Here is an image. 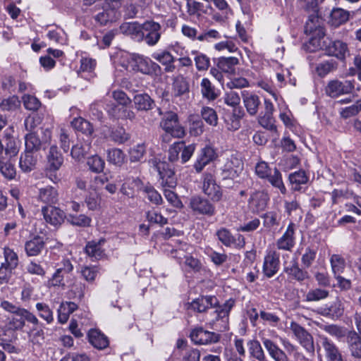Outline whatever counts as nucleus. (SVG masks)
<instances>
[{
    "label": "nucleus",
    "mask_w": 361,
    "mask_h": 361,
    "mask_svg": "<svg viewBox=\"0 0 361 361\" xmlns=\"http://www.w3.org/2000/svg\"><path fill=\"white\" fill-rule=\"evenodd\" d=\"M120 29L123 34L129 35L137 40H142L143 38L142 24L140 25L137 22L123 23Z\"/></svg>",
    "instance_id": "nucleus-28"
},
{
    "label": "nucleus",
    "mask_w": 361,
    "mask_h": 361,
    "mask_svg": "<svg viewBox=\"0 0 361 361\" xmlns=\"http://www.w3.org/2000/svg\"><path fill=\"white\" fill-rule=\"evenodd\" d=\"M302 6L307 11L312 12L310 15L305 25V32L309 34L316 33L319 38L323 37L324 33L323 29L319 27V18L317 16L318 12V1L317 0H299ZM310 43H317V47L324 49L326 54L329 56H333L339 59L345 58V54L348 51L347 44L340 40L331 41L329 40L327 44L324 41L323 44H321L320 39H311Z\"/></svg>",
    "instance_id": "nucleus-1"
},
{
    "label": "nucleus",
    "mask_w": 361,
    "mask_h": 361,
    "mask_svg": "<svg viewBox=\"0 0 361 361\" xmlns=\"http://www.w3.org/2000/svg\"><path fill=\"white\" fill-rule=\"evenodd\" d=\"M215 235L226 247L235 245L237 248H243L245 245V238L243 235L238 234L237 236L235 237L230 230L225 227H221L217 229Z\"/></svg>",
    "instance_id": "nucleus-9"
},
{
    "label": "nucleus",
    "mask_w": 361,
    "mask_h": 361,
    "mask_svg": "<svg viewBox=\"0 0 361 361\" xmlns=\"http://www.w3.org/2000/svg\"><path fill=\"white\" fill-rule=\"evenodd\" d=\"M235 305V300L230 298L225 301L222 305H218L212 312L209 314L207 319L208 325L213 329L225 331L228 329L229 314Z\"/></svg>",
    "instance_id": "nucleus-3"
},
{
    "label": "nucleus",
    "mask_w": 361,
    "mask_h": 361,
    "mask_svg": "<svg viewBox=\"0 0 361 361\" xmlns=\"http://www.w3.org/2000/svg\"><path fill=\"white\" fill-rule=\"evenodd\" d=\"M216 157L215 150L210 146L204 147L194 164L196 171L200 173L210 161H213Z\"/></svg>",
    "instance_id": "nucleus-23"
},
{
    "label": "nucleus",
    "mask_w": 361,
    "mask_h": 361,
    "mask_svg": "<svg viewBox=\"0 0 361 361\" xmlns=\"http://www.w3.org/2000/svg\"><path fill=\"white\" fill-rule=\"evenodd\" d=\"M349 11L341 8H334L330 13L329 23L336 27L345 23L349 20Z\"/></svg>",
    "instance_id": "nucleus-29"
},
{
    "label": "nucleus",
    "mask_w": 361,
    "mask_h": 361,
    "mask_svg": "<svg viewBox=\"0 0 361 361\" xmlns=\"http://www.w3.org/2000/svg\"><path fill=\"white\" fill-rule=\"evenodd\" d=\"M241 96L247 113L250 116H255L261 104L259 97L247 90L242 91Z\"/></svg>",
    "instance_id": "nucleus-22"
},
{
    "label": "nucleus",
    "mask_w": 361,
    "mask_h": 361,
    "mask_svg": "<svg viewBox=\"0 0 361 361\" xmlns=\"http://www.w3.org/2000/svg\"><path fill=\"white\" fill-rule=\"evenodd\" d=\"M284 271L292 279L298 281H302L308 278V273L300 268L296 260H293L291 264L285 267Z\"/></svg>",
    "instance_id": "nucleus-33"
},
{
    "label": "nucleus",
    "mask_w": 361,
    "mask_h": 361,
    "mask_svg": "<svg viewBox=\"0 0 361 361\" xmlns=\"http://www.w3.org/2000/svg\"><path fill=\"white\" fill-rule=\"evenodd\" d=\"M202 190L214 202H219L222 197L221 187L216 184L214 176L211 173H205L203 176Z\"/></svg>",
    "instance_id": "nucleus-10"
},
{
    "label": "nucleus",
    "mask_w": 361,
    "mask_h": 361,
    "mask_svg": "<svg viewBox=\"0 0 361 361\" xmlns=\"http://www.w3.org/2000/svg\"><path fill=\"white\" fill-rule=\"evenodd\" d=\"M0 172L2 176L8 180H12L16 177V171L14 164L6 159L0 160Z\"/></svg>",
    "instance_id": "nucleus-50"
},
{
    "label": "nucleus",
    "mask_w": 361,
    "mask_h": 361,
    "mask_svg": "<svg viewBox=\"0 0 361 361\" xmlns=\"http://www.w3.org/2000/svg\"><path fill=\"white\" fill-rule=\"evenodd\" d=\"M201 114L202 118L211 126H216L218 117L216 111L210 107L204 106L202 109Z\"/></svg>",
    "instance_id": "nucleus-59"
},
{
    "label": "nucleus",
    "mask_w": 361,
    "mask_h": 361,
    "mask_svg": "<svg viewBox=\"0 0 361 361\" xmlns=\"http://www.w3.org/2000/svg\"><path fill=\"white\" fill-rule=\"evenodd\" d=\"M143 192L152 203L157 205L162 203L163 199L161 195L152 185H145L143 188Z\"/></svg>",
    "instance_id": "nucleus-57"
},
{
    "label": "nucleus",
    "mask_w": 361,
    "mask_h": 361,
    "mask_svg": "<svg viewBox=\"0 0 361 361\" xmlns=\"http://www.w3.org/2000/svg\"><path fill=\"white\" fill-rule=\"evenodd\" d=\"M5 262L2 264L8 267V269H15L18 264V257L17 254L11 248L5 247L4 250Z\"/></svg>",
    "instance_id": "nucleus-51"
},
{
    "label": "nucleus",
    "mask_w": 361,
    "mask_h": 361,
    "mask_svg": "<svg viewBox=\"0 0 361 361\" xmlns=\"http://www.w3.org/2000/svg\"><path fill=\"white\" fill-rule=\"evenodd\" d=\"M57 190L52 186H47L39 189V199L47 204H54L57 201Z\"/></svg>",
    "instance_id": "nucleus-43"
},
{
    "label": "nucleus",
    "mask_w": 361,
    "mask_h": 361,
    "mask_svg": "<svg viewBox=\"0 0 361 361\" xmlns=\"http://www.w3.org/2000/svg\"><path fill=\"white\" fill-rule=\"evenodd\" d=\"M99 268L97 266H85L82 268L81 274L82 277L88 282L94 281Z\"/></svg>",
    "instance_id": "nucleus-63"
},
{
    "label": "nucleus",
    "mask_w": 361,
    "mask_h": 361,
    "mask_svg": "<svg viewBox=\"0 0 361 361\" xmlns=\"http://www.w3.org/2000/svg\"><path fill=\"white\" fill-rule=\"evenodd\" d=\"M290 329L300 344L310 353L314 354V345L312 336L302 326L295 322H291Z\"/></svg>",
    "instance_id": "nucleus-7"
},
{
    "label": "nucleus",
    "mask_w": 361,
    "mask_h": 361,
    "mask_svg": "<svg viewBox=\"0 0 361 361\" xmlns=\"http://www.w3.org/2000/svg\"><path fill=\"white\" fill-rule=\"evenodd\" d=\"M105 243L106 240L103 238L88 241L85 247V252L92 261L100 260L106 256L104 248Z\"/></svg>",
    "instance_id": "nucleus-15"
},
{
    "label": "nucleus",
    "mask_w": 361,
    "mask_h": 361,
    "mask_svg": "<svg viewBox=\"0 0 361 361\" xmlns=\"http://www.w3.org/2000/svg\"><path fill=\"white\" fill-rule=\"evenodd\" d=\"M87 164L92 172L98 173L103 171L105 162L100 157L93 155L87 159Z\"/></svg>",
    "instance_id": "nucleus-56"
},
{
    "label": "nucleus",
    "mask_w": 361,
    "mask_h": 361,
    "mask_svg": "<svg viewBox=\"0 0 361 361\" xmlns=\"http://www.w3.org/2000/svg\"><path fill=\"white\" fill-rule=\"evenodd\" d=\"M262 341L269 355L274 361H288V357L286 353L279 348L271 340L263 338Z\"/></svg>",
    "instance_id": "nucleus-24"
},
{
    "label": "nucleus",
    "mask_w": 361,
    "mask_h": 361,
    "mask_svg": "<svg viewBox=\"0 0 361 361\" xmlns=\"http://www.w3.org/2000/svg\"><path fill=\"white\" fill-rule=\"evenodd\" d=\"M259 123L264 128L276 133L277 128L275 125V119L273 114H268L265 113H260L258 117Z\"/></svg>",
    "instance_id": "nucleus-53"
},
{
    "label": "nucleus",
    "mask_w": 361,
    "mask_h": 361,
    "mask_svg": "<svg viewBox=\"0 0 361 361\" xmlns=\"http://www.w3.org/2000/svg\"><path fill=\"white\" fill-rule=\"evenodd\" d=\"M191 341L197 345H208L217 343L220 335L214 332L204 330L202 327L193 329L190 334Z\"/></svg>",
    "instance_id": "nucleus-11"
},
{
    "label": "nucleus",
    "mask_w": 361,
    "mask_h": 361,
    "mask_svg": "<svg viewBox=\"0 0 361 361\" xmlns=\"http://www.w3.org/2000/svg\"><path fill=\"white\" fill-rule=\"evenodd\" d=\"M160 126L165 132L162 135V140L165 142H169L171 137L182 138L185 135V130L179 123L178 116L175 112L168 111L163 114Z\"/></svg>",
    "instance_id": "nucleus-4"
},
{
    "label": "nucleus",
    "mask_w": 361,
    "mask_h": 361,
    "mask_svg": "<svg viewBox=\"0 0 361 361\" xmlns=\"http://www.w3.org/2000/svg\"><path fill=\"white\" fill-rule=\"evenodd\" d=\"M91 149V141L87 140L84 142H80L73 146L71 149V157L78 161L83 159L90 153Z\"/></svg>",
    "instance_id": "nucleus-36"
},
{
    "label": "nucleus",
    "mask_w": 361,
    "mask_h": 361,
    "mask_svg": "<svg viewBox=\"0 0 361 361\" xmlns=\"http://www.w3.org/2000/svg\"><path fill=\"white\" fill-rule=\"evenodd\" d=\"M45 221L54 226L61 225L65 219V213L59 207L48 205L42 208Z\"/></svg>",
    "instance_id": "nucleus-18"
},
{
    "label": "nucleus",
    "mask_w": 361,
    "mask_h": 361,
    "mask_svg": "<svg viewBox=\"0 0 361 361\" xmlns=\"http://www.w3.org/2000/svg\"><path fill=\"white\" fill-rule=\"evenodd\" d=\"M238 63L239 60L236 57H221L218 59L217 67L220 71L233 75L235 74V66Z\"/></svg>",
    "instance_id": "nucleus-31"
},
{
    "label": "nucleus",
    "mask_w": 361,
    "mask_h": 361,
    "mask_svg": "<svg viewBox=\"0 0 361 361\" xmlns=\"http://www.w3.org/2000/svg\"><path fill=\"white\" fill-rule=\"evenodd\" d=\"M111 137L114 142L122 144L129 140L130 135L123 128L119 127L112 130Z\"/></svg>",
    "instance_id": "nucleus-61"
},
{
    "label": "nucleus",
    "mask_w": 361,
    "mask_h": 361,
    "mask_svg": "<svg viewBox=\"0 0 361 361\" xmlns=\"http://www.w3.org/2000/svg\"><path fill=\"white\" fill-rule=\"evenodd\" d=\"M71 126L76 130L87 135H91L94 131L92 124L82 117L75 118L71 121Z\"/></svg>",
    "instance_id": "nucleus-44"
},
{
    "label": "nucleus",
    "mask_w": 361,
    "mask_h": 361,
    "mask_svg": "<svg viewBox=\"0 0 361 361\" xmlns=\"http://www.w3.org/2000/svg\"><path fill=\"white\" fill-rule=\"evenodd\" d=\"M336 68V62L334 60H330L319 63L316 67V71L320 77H324L335 71Z\"/></svg>",
    "instance_id": "nucleus-55"
},
{
    "label": "nucleus",
    "mask_w": 361,
    "mask_h": 361,
    "mask_svg": "<svg viewBox=\"0 0 361 361\" xmlns=\"http://www.w3.org/2000/svg\"><path fill=\"white\" fill-rule=\"evenodd\" d=\"M36 163L37 159L32 153L25 151L20 156L19 166L23 172L28 173L35 169Z\"/></svg>",
    "instance_id": "nucleus-39"
},
{
    "label": "nucleus",
    "mask_w": 361,
    "mask_h": 361,
    "mask_svg": "<svg viewBox=\"0 0 361 361\" xmlns=\"http://www.w3.org/2000/svg\"><path fill=\"white\" fill-rule=\"evenodd\" d=\"M35 307L39 316L46 321L48 324H50L54 322L53 311L47 304L44 302H37Z\"/></svg>",
    "instance_id": "nucleus-48"
},
{
    "label": "nucleus",
    "mask_w": 361,
    "mask_h": 361,
    "mask_svg": "<svg viewBox=\"0 0 361 361\" xmlns=\"http://www.w3.org/2000/svg\"><path fill=\"white\" fill-rule=\"evenodd\" d=\"M262 218L264 226L267 228H271L279 225L280 216L276 212H268L262 216Z\"/></svg>",
    "instance_id": "nucleus-60"
},
{
    "label": "nucleus",
    "mask_w": 361,
    "mask_h": 361,
    "mask_svg": "<svg viewBox=\"0 0 361 361\" xmlns=\"http://www.w3.org/2000/svg\"><path fill=\"white\" fill-rule=\"evenodd\" d=\"M354 83V80H331L327 83L325 92L331 98H337L341 95L351 93L355 87Z\"/></svg>",
    "instance_id": "nucleus-6"
},
{
    "label": "nucleus",
    "mask_w": 361,
    "mask_h": 361,
    "mask_svg": "<svg viewBox=\"0 0 361 361\" xmlns=\"http://www.w3.org/2000/svg\"><path fill=\"white\" fill-rule=\"evenodd\" d=\"M3 142L5 147V155L8 158L16 157L19 152V147L16 140L10 135H5Z\"/></svg>",
    "instance_id": "nucleus-40"
},
{
    "label": "nucleus",
    "mask_w": 361,
    "mask_h": 361,
    "mask_svg": "<svg viewBox=\"0 0 361 361\" xmlns=\"http://www.w3.org/2000/svg\"><path fill=\"white\" fill-rule=\"evenodd\" d=\"M295 244V224L291 222L282 236L276 241L275 245L278 250L291 251Z\"/></svg>",
    "instance_id": "nucleus-16"
},
{
    "label": "nucleus",
    "mask_w": 361,
    "mask_h": 361,
    "mask_svg": "<svg viewBox=\"0 0 361 361\" xmlns=\"http://www.w3.org/2000/svg\"><path fill=\"white\" fill-rule=\"evenodd\" d=\"M308 179L306 173L302 170L291 173L288 176L291 189L295 191L300 190L301 189V185L306 184Z\"/></svg>",
    "instance_id": "nucleus-34"
},
{
    "label": "nucleus",
    "mask_w": 361,
    "mask_h": 361,
    "mask_svg": "<svg viewBox=\"0 0 361 361\" xmlns=\"http://www.w3.org/2000/svg\"><path fill=\"white\" fill-rule=\"evenodd\" d=\"M22 99L25 108L29 111H37L41 106L40 101L35 96L25 94Z\"/></svg>",
    "instance_id": "nucleus-58"
},
{
    "label": "nucleus",
    "mask_w": 361,
    "mask_h": 361,
    "mask_svg": "<svg viewBox=\"0 0 361 361\" xmlns=\"http://www.w3.org/2000/svg\"><path fill=\"white\" fill-rule=\"evenodd\" d=\"M126 68L128 71L152 75L156 73L160 67L149 57L133 54L128 56V63L126 65Z\"/></svg>",
    "instance_id": "nucleus-5"
},
{
    "label": "nucleus",
    "mask_w": 361,
    "mask_h": 361,
    "mask_svg": "<svg viewBox=\"0 0 361 361\" xmlns=\"http://www.w3.org/2000/svg\"><path fill=\"white\" fill-rule=\"evenodd\" d=\"M266 179L273 187L278 188L282 194L286 193L287 190L283 182L282 175L279 169L274 168Z\"/></svg>",
    "instance_id": "nucleus-42"
},
{
    "label": "nucleus",
    "mask_w": 361,
    "mask_h": 361,
    "mask_svg": "<svg viewBox=\"0 0 361 361\" xmlns=\"http://www.w3.org/2000/svg\"><path fill=\"white\" fill-rule=\"evenodd\" d=\"M143 183L138 178H127L121 186V192L128 197H134L135 190H142Z\"/></svg>",
    "instance_id": "nucleus-26"
},
{
    "label": "nucleus",
    "mask_w": 361,
    "mask_h": 361,
    "mask_svg": "<svg viewBox=\"0 0 361 361\" xmlns=\"http://www.w3.org/2000/svg\"><path fill=\"white\" fill-rule=\"evenodd\" d=\"M279 257V253L274 249L267 251L263 264V272L266 276L271 278L277 273L280 265Z\"/></svg>",
    "instance_id": "nucleus-12"
},
{
    "label": "nucleus",
    "mask_w": 361,
    "mask_h": 361,
    "mask_svg": "<svg viewBox=\"0 0 361 361\" xmlns=\"http://www.w3.org/2000/svg\"><path fill=\"white\" fill-rule=\"evenodd\" d=\"M44 246V238L37 235L26 241L25 243V250L28 256H37L41 253Z\"/></svg>",
    "instance_id": "nucleus-25"
},
{
    "label": "nucleus",
    "mask_w": 361,
    "mask_h": 361,
    "mask_svg": "<svg viewBox=\"0 0 361 361\" xmlns=\"http://www.w3.org/2000/svg\"><path fill=\"white\" fill-rule=\"evenodd\" d=\"M20 106V101L16 95L3 99L0 102V109L3 111H13Z\"/></svg>",
    "instance_id": "nucleus-45"
},
{
    "label": "nucleus",
    "mask_w": 361,
    "mask_h": 361,
    "mask_svg": "<svg viewBox=\"0 0 361 361\" xmlns=\"http://www.w3.org/2000/svg\"><path fill=\"white\" fill-rule=\"evenodd\" d=\"M218 299L214 295L200 296L188 303V308L198 313L205 312L212 307H216Z\"/></svg>",
    "instance_id": "nucleus-13"
},
{
    "label": "nucleus",
    "mask_w": 361,
    "mask_h": 361,
    "mask_svg": "<svg viewBox=\"0 0 361 361\" xmlns=\"http://www.w3.org/2000/svg\"><path fill=\"white\" fill-rule=\"evenodd\" d=\"M143 38L145 43L149 46L156 45L161 36L162 27L154 20H147L142 24Z\"/></svg>",
    "instance_id": "nucleus-8"
},
{
    "label": "nucleus",
    "mask_w": 361,
    "mask_h": 361,
    "mask_svg": "<svg viewBox=\"0 0 361 361\" xmlns=\"http://www.w3.org/2000/svg\"><path fill=\"white\" fill-rule=\"evenodd\" d=\"M149 163L151 166L159 173V182L163 188L165 198L173 206L180 207L181 202L177 195L171 190L175 188L177 185V179L173 170L167 162L162 161L157 158L151 159Z\"/></svg>",
    "instance_id": "nucleus-2"
},
{
    "label": "nucleus",
    "mask_w": 361,
    "mask_h": 361,
    "mask_svg": "<svg viewBox=\"0 0 361 361\" xmlns=\"http://www.w3.org/2000/svg\"><path fill=\"white\" fill-rule=\"evenodd\" d=\"M319 338L321 345L324 349L325 355L328 360L341 355L336 345L327 337L319 336Z\"/></svg>",
    "instance_id": "nucleus-35"
},
{
    "label": "nucleus",
    "mask_w": 361,
    "mask_h": 361,
    "mask_svg": "<svg viewBox=\"0 0 361 361\" xmlns=\"http://www.w3.org/2000/svg\"><path fill=\"white\" fill-rule=\"evenodd\" d=\"M348 339L351 355L356 358H361V338L359 335L355 332H350Z\"/></svg>",
    "instance_id": "nucleus-41"
},
{
    "label": "nucleus",
    "mask_w": 361,
    "mask_h": 361,
    "mask_svg": "<svg viewBox=\"0 0 361 361\" xmlns=\"http://www.w3.org/2000/svg\"><path fill=\"white\" fill-rule=\"evenodd\" d=\"M329 291L322 288H314L309 290L304 295L305 302H318L329 297Z\"/></svg>",
    "instance_id": "nucleus-37"
},
{
    "label": "nucleus",
    "mask_w": 361,
    "mask_h": 361,
    "mask_svg": "<svg viewBox=\"0 0 361 361\" xmlns=\"http://www.w3.org/2000/svg\"><path fill=\"white\" fill-rule=\"evenodd\" d=\"M361 110V99L357 100L355 104L343 109L341 111V116L347 118L355 116Z\"/></svg>",
    "instance_id": "nucleus-64"
},
{
    "label": "nucleus",
    "mask_w": 361,
    "mask_h": 361,
    "mask_svg": "<svg viewBox=\"0 0 361 361\" xmlns=\"http://www.w3.org/2000/svg\"><path fill=\"white\" fill-rule=\"evenodd\" d=\"M243 171V162L240 159L231 157L226 163L224 173L226 178L234 179L238 177Z\"/></svg>",
    "instance_id": "nucleus-21"
},
{
    "label": "nucleus",
    "mask_w": 361,
    "mask_h": 361,
    "mask_svg": "<svg viewBox=\"0 0 361 361\" xmlns=\"http://www.w3.org/2000/svg\"><path fill=\"white\" fill-rule=\"evenodd\" d=\"M48 167L50 171H58L63 163V157L56 145H52L47 156Z\"/></svg>",
    "instance_id": "nucleus-27"
},
{
    "label": "nucleus",
    "mask_w": 361,
    "mask_h": 361,
    "mask_svg": "<svg viewBox=\"0 0 361 361\" xmlns=\"http://www.w3.org/2000/svg\"><path fill=\"white\" fill-rule=\"evenodd\" d=\"M25 140L26 152H32L38 151L43 145L41 140L33 133L27 134L25 137Z\"/></svg>",
    "instance_id": "nucleus-46"
},
{
    "label": "nucleus",
    "mask_w": 361,
    "mask_h": 361,
    "mask_svg": "<svg viewBox=\"0 0 361 361\" xmlns=\"http://www.w3.org/2000/svg\"><path fill=\"white\" fill-rule=\"evenodd\" d=\"M190 207L200 214L213 216L215 207L207 199L200 196H193L190 200Z\"/></svg>",
    "instance_id": "nucleus-14"
},
{
    "label": "nucleus",
    "mask_w": 361,
    "mask_h": 361,
    "mask_svg": "<svg viewBox=\"0 0 361 361\" xmlns=\"http://www.w3.org/2000/svg\"><path fill=\"white\" fill-rule=\"evenodd\" d=\"M1 307L7 312L16 314L17 316H22L27 322L31 323L34 326H39L40 322L37 317L32 312L26 309L21 308L16 306L11 302L4 300L1 302Z\"/></svg>",
    "instance_id": "nucleus-17"
},
{
    "label": "nucleus",
    "mask_w": 361,
    "mask_h": 361,
    "mask_svg": "<svg viewBox=\"0 0 361 361\" xmlns=\"http://www.w3.org/2000/svg\"><path fill=\"white\" fill-rule=\"evenodd\" d=\"M201 92L203 97L212 101L217 97L214 87L212 85L208 78H203L201 82Z\"/></svg>",
    "instance_id": "nucleus-49"
},
{
    "label": "nucleus",
    "mask_w": 361,
    "mask_h": 361,
    "mask_svg": "<svg viewBox=\"0 0 361 361\" xmlns=\"http://www.w3.org/2000/svg\"><path fill=\"white\" fill-rule=\"evenodd\" d=\"M343 313V307L339 300L333 302L329 306L324 309V315L332 317H339Z\"/></svg>",
    "instance_id": "nucleus-52"
},
{
    "label": "nucleus",
    "mask_w": 361,
    "mask_h": 361,
    "mask_svg": "<svg viewBox=\"0 0 361 361\" xmlns=\"http://www.w3.org/2000/svg\"><path fill=\"white\" fill-rule=\"evenodd\" d=\"M135 108L137 111H147L155 105L154 100L147 94H137L133 99Z\"/></svg>",
    "instance_id": "nucleus-30"
},
{
    "label": "nucleus",
    "mask_w": 361,
    "mask_h": 361,
    "mask_svg": "<svg viewBox=\"0 0 361 361\" xmlns=\"http://www.w3.org/2000/svg\"><path fill=\"white\" fill-rule=\"evenodd\" d=\"M269 200V195L263 190H257L252 193L248 200V205L254 212L264 210Z\"/></svg>",
    "instance_id": "nucleus-20"
},
{
    "label": "nucleus",
    "mask_w": 361,
    "mask_h": 361,
    "mask_svg": "<svg viewBox=\"0 0 361 361\" xmlns=\"http://www.w3.org/2000/svg\"><path fill=\"white\" fill-rule=\"evenodd\" d=\"M332 272L334 276L343 273L345 268V261L340 255H333L330 258Z\"/></svg>",
    "instance_id": "nucleus-47"
},
{
    "label": "nucleus",
    "mask_w": 361,
    "mask_h": 361,
    "mask_svg": "<svg viewBox=\"0 0 361 361\" xmlns=\"http://www.w3.org/2000/svg\"><path fill=\"white\" fill-rule=\"evenodd\" d=\"M247 348L251 358L257 361H265L266 356L260 343L257 340H250L247 342Z\"/></svg>",
    "instance_id": "nucleus-38"
},
{
    "label": "nucleus",
    "mask_w": 361,
    "mask_h": 361,
    "mask_svg": "<svg viewBox=\"0 0 361 361\" xmlns=\"http://www.w3.org/2000/svg\"><path fill=\"white\" fill-rule=\"evenodd\" d=\"M87 336L90 343L94 348L98 349H104L109 345L107 337L97 329L90 330Z\"/></svg>",
    "instance_id": "nucleus-32"
},
{
    "label": "nucleus",
    "mask_w": 361,
    "mask_h": 361,
    "mask_svg": "<svg viewBox=\"0 0 361 361\" xmlns=\"http://www.w3.org/2000/svg\"><path fill=\"white\" fill-rule=\"evenodd\" d=\"M118 18L117 11L114 7H111L108 4H102V8H99L97 13L94 16V20L102 25L115 21Z\"/></svg>",
    "instance_id": "nucleus-19"
},
{
    "label": "nucleus",
    "mask_w": 361,
    "mask_h": 361,
    "mask_svg": "<svg viewBox=\"0 0 361 361\" xmlns=\"http://www.w3.org/2000/svg\"><path fill=\"white\" fill-rule=\"evenodd\" d=\"M125 160V154L122 150L114 148L107 151V161L114 165L121 166Z\"/></svg>",
    "instance_id": "nucleus-54"
},
{
    "label": "nucleus",
    "mask_w": 361,
    "mask_h": 361,
    "mask_svg": "<svg viewBox=\"0 0 361 361\" xmlns=\"http://www.w3.org/2000/svg\"><path fill=\"white\" fill-rule=\"evenodd\" d=\"M152 57L162 65L173 63L175 61V58L168 51L155 52L152 54Z\"/></svg>",
    "instance_id": "nucleus-62"
}]
</instances>
